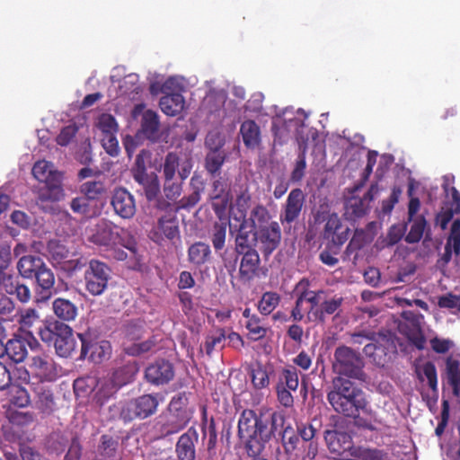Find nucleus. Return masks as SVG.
I'll return each instance as SVG.
<instances>
[{
	"instance_id": "obj_34",
	"label": "nucleus",
	"mask_w": 460,
	"mask_h": 460,
	"mask_svg": "<svg viewBox=\"0 0 460 460\" xmlns=\"http://www.w3.org/2000/svg\"><path fill=\"white\" fill-rule=\"evenodd\" d=\"M40 266H42L41 258L34 255H23L17 263L18 272L26 279L36 278Z\"/></svg>"
},
{
	"instance_id": "obj_31",
	"label": "nucleus",
	"mask_w": 460,
	"mask_h": 460,
	"mask_svg": "<svg viewBox=\"0 0 460 460\" xmlns=\"http://www.w3.org/2000/svg\"><path fill=\"white\" fill-rule=\"evenodd\" d=\"M176 210H172L169 213L158 217L157 229L166 238L172 241L179 235V221L177 218Z\"/></svg>"
},
{
	"instance_id": "obj_51",
	"label": "nucleus",
	"mask_w": 460,
	"mask_h": 460,
	"mask_svg": "<svg viewBox=\"0 0 460 460\" xmlns=\"http://www.w3.org/2000/svg\"><path fill=\"white\" fill-rule=\"evenodd\" d=\"M210 241L213 244L216 253L225 249L226 243V226L224 224L216 223L210 233Z\"/></svg>"
},
{
	"instance_id": "obj_57",
	"label": "nucleus",
	"mask_w": 460,
	"mask_h": 460,
	"mask_svg": "<svg viewBox=\"0 0 460 460\" xmlns=\"http://www.w3.org/2000/svg\"><path fill=\"white\" fill-rule=\"evenodd\" d=\"M188 396L185 393H179L172 396L169 402V412H174L178 415L190 416L187 406H188Z\"/></svg>"
},
{
	"instance_id": "obj_21",
	"label": "nucleus",
	"mask_w": 460,
	"mask_h": 460,
	"mask_svg": "<svg viewBox=\"0 0 460 460\" xmlns=\"http://www.w3.org/2000/svg\"><path fill=\"white\" fill-rule=\"evenodd\" d=\"M199 438V432L194 426L189 427L179 437L174 448L177 460H196V444Z\"/></svg>"
},
{
	"instance_id": "obj_5",
	"label": "nucleus",
	"mask_w": 460,
	"mask_h": 460,
	"mask_svg": "<svg viewBox=\"0 0 460 460\" xmlns=\"http://www.w3.org/2000/svg\"><path fill=\"white\" fill-rule=\"evenodd\" d=\"M334 371L341 376L366 381L367 375L363 370L364 362L360 353L348 346H339L334 350L332 362Z\"/></svg>"
},
{
	"instance_id": "obj_9",
	"label": "nucleus",
	"mask_w": 460,
	"mask_h": 460,
	"mask_svg": "<svg viewBox=\"0 0 460 460\" xmlns=\"http://www.w3.org/2000/svg\"><path fill=\"white\" fill-rule=\"evenodd\" d=\"M80 340V359L88 358L92 362L100 364L109 358L112 353V346L109 341H97L91 333H77Z\"/></svg>"
},
{
	"instance_id": "obj_35",
	"label": "nucleus",
	"mask_w": 460,
	"mask_h": 460,
	"mask_svg": "<svg viewBox=\"0 0 460 460\" xmlns=\"http://www.w3.org/2000/svg\"><path fill=\"white\" fill-rule=\"evenodd\" d=\"M190 417L169 412L165 423L161 427L162 435L167 437L182 430L190 423Z\"/></svg>"
},
{
	"instance_id": "obj_59",
	"label": "nucleus",
	"mask_w": 460,
	"mask_h": 460,
	"mask_svg": "<svg viewBox=\"0 0 460 460\" xmlns=\"http://www.w3.org/2000/svg\"><path fill=\"white\" fill-rule=\"evenodd\" d=\"M155 341L154 339L140 341L139 343H131L124 345V351L131 357H138L143 353L149 352L154 349Z\"/></svg>"
},
{
	"instance_id": "obj_25",
	"label": "nucleus",
	"mask_w": 460,
	"mask_h": 460,
	"mask_svg": "<svg viewBox=\"0 0 460 460\" xmlns=\"http://www.w3.org/2000/svg\"><path fill=\"white\" fill-rule=\"evenodd\" d=\"M34 349L30 341L16 335L5 344V355L14 363H22L28 357V346Z\"/></svg>"
},
{
	"instance_id": "obj_43",
	"label": "nucleus",
	"mask_w": 460,
	"mask_h": 460,
	"mask_svg": "<svg viewBox=\"0 0 460 460\" xmlns=\"http://www.w3.org/2000/svg\"><path fill=\"white\" fill-rule=\"evenodd\" d=\"M281 296L278 292L266 291L257 303V309L262 315H270L280 303Z\"/></svg>"
},
{
	"instance_id": "obj_48",
	"label": "nucleus",
	"mask_w": 460,
	"mask_h": 460,
	"mask_svg": "<svg viewBox=\"0 0 460 460\" xmlns=\"http://www.w3.org/2000/svg\"><path fill=\"white\" fill-rule=\"evenodd\" d=\"M412 224L404 240L408 243H415L420 241L423 236V232L427 226V221L423 216H419L412 218Z\"/></svg>"
},
{
	"instance_id": "obj_6",
	"label": "nucleus",
	"mask_w": 460,
	"mask_h": 460,
	"mask_svg": "<svg viewBox=\"0 0 460 460\" xmlns=\"http://www.w3.org/2000/svg\"><path fill=\"white\" fill-rule=\"evenodd\" d=\"M84 273V288L93 296H102L111 279L112 270L106 262L100 260H90Z\"/></svg>"
},
{
	"instance_id": "obj_14",
	"label": "nucleus",
	"mask_w": 460,
	"mask_h": 460,
	"mask_svg": "<svg viewBox=\"0 0 460 460\" xmlns=\"http://www.w3.org/2000/svg\"><path fill=\"white\" fill-rule=\"evenodd\" d=\"M250 240L255 247L258 244L264 257H268L272 254L273 251L278 249L281 242L280 226L278 222H272L265 229L253 234Z\"/></svg>"
},
{
	"instance_id": "obj_47",
	"label": "nucleus",
	"mask_w": 460,
	"mask_h": 460,
	"mask_svg": "<svg viewBox=\"0 0 460 460\" xmlns=\"http://www.w3.org/2000/svg\"><path fill=\"white\" fill-rule=\"evenodd\" d=\"M68 445V438L60 433H52L46 444L49 455L60 456L65 453Z\"/></svg>"
},
{
	"instance_id": "obj_46",
	"label": "nucleus",
	"mask_w": 460,
	"mask_h": 460,
	"mask_svg": "<svg viewBox=\"0 0 460 460\" xmlns=\"http://www.w3.org/2000/svg\"><path fill=\"white\" fill-rule=\"evenodd\" d=\"M128 400L119 401L108 408V420H120L123 423H130Z\"/></svg>"
},
{
	"instance_id": "obj_42",
	"label": "nucleus",
	"mask_w": 460,
	"mask_h": 460,
	"mask_svg": "<svg viewBox=\"0 0 460 460\" xmlns=\"http://www.w3.org/2000/svg\"><path fill=\"white\" fill-rule=\"evenodd\" d=\"M279 436L281 437V443L285 452L288 455L293 454L294 450L297 448L299 442V433L296 431L295 428L291 425H283L281 430L279 431Z\"/></svg>"
},
{
	"instance_id": "obj_64",
	"label": "nucleus",
	"mask_w": 460,
	"mask_h": 460,
	"mask_svg": "<svg viewBox=\"0 0 460 460\" xmlns=\"http://www.w3.org/2000/svg\"><path fill=\"white\" fill-rule=\"evenodd\" d=\"M65 460H80L83 452V446L78 436H73L68 439Z\"/></svg>"
},
{
	"instance_id": "obj_63",
	"label": "nucleus",
	"mask_w": 460,
	"mask_h": 460,
	"mask_svg": "<svg viewBox=\"0 0 460 460\" xmlns=\"http://www.w3.org/2000/svg\"><path fill=\"white\" fill-rule=\"evenodd\" d=\"M182 190V183L178 177L173 180L164 181V193L167 199L176 200Z\"/></svg>"
},
{
	"instance_id": "obj_20",
	"label": "nucleus",
	"mask_w": 460,
	"mask_h": 460,
	"mask_svg": "<svg viewBox=\"0 0 460 460\" xmlns=\"http://www.w3.org/2000/svg\"><path fill=\"white\" fill-rule=\"evenodd\" d=\"M29 367L41 382H53L58 376L54 358L49 353L34 354L31 358Z\"/></svg>"
},
{
	"instance_id": "obj_23",
	"label": "nucleus",
	"mask_w": 460,
	"mask_h": 460,
	"mask_svg": "<svg viewBox=\"0 0 460 460\" xmlns=\"http://www.w3.org/2000/svg\"><path fill=\"white\" fill-rule=\"evenodd\" d=\"M111 207L115 213L122 218H131L136 213L135 199L125 188L114 190L111 195Z\"/></svg>"
},
{
	"instance_id": "obj_54",
	"label": "nucleus",
	"mask_w": 460,
	"mask_h": 460,
	"mask_svg": "<svg viewBox=\"0 0 460 460\" xmlns=\"http://www.w3.org/2000/svg\"><path fill=\"white\" fill-rule=\"evenodd\" d=\"M226 332L225 329L218 328L215 333L207 337L205 341V351L211 355L217 347L224 348L226 346Z\"/></svg>"
},
{
	"instance_id": "obj_29",
	"label": "nucleus",
	"mask_w": 460,
	"mask_h": 460,
	"mask_svg": "<svg viewBox=\"0 0 460 460\" xmlns=\"http://www.w3.org/2000/svg\"><path fill=\"white\" fill-rule=\"evenodd\" d=\"M367 242H369L367 232L364 229H356L350 242L345 248L343 260H352L356 263L358 258V251L364 248Z\"/></svg>"
},
{
	"instance_id": "obj_19",
	"label": "nucleus",
	"mask_w": 460,
	"mask_h": 460,
	"mask_svg": "<svg viewBox=\"0 0 460 460\" xmlns=\"http://www.w3.org/2000/svg\"><path fill=\"white\" fill-rule=\"evenodd\" d=\"M272 222V217L268 208L262 204H258L251 210L249 217H246L245 214L243 215L238 227H242L244 225L245 230L251 231V237H252L253 233L265 229Z\"/></svg>"
},
{
	"instance_id": "obj_61",
	"label": "nucleus",
	"mask_w": 460,
	"mask_h": 460,
	"mask_svg": "<svg viewBox=\"0 0 460 460\" xmlns=\"http://www.w3.org/2000/svg\"><path fill=\"white\" fill-rule=\"evenodd\" d=\"M86 265L87 261L84 259V257H77L76 259L73 260L66 259L64 265L61 266V269L68 278H73V276L81 272Z\"/></svg>"
},
{
	"instance_id": "obj_36",
	"label": "nucleus",
	"mask_w": 460,
	"mask_h": 460,
	"mask_svg": "<svg viewBox=\"0 0 460 460\" xmlns=\"http://www.w3.org/2000/svg\"><path fill=\"white\" fill-rule=\"evenodd\" d=\"M446 375L455 396L460 394V361L448 357L446 359Z\"/></svg>"
},
{
	"instance_id": "obj_24",
	"label": "nucleus",
	"mask_w": 460,
	"mask_h": 460,
	"mask_svg": "<svg viewBox=\"0 0 460 460\" xmlns=\"http://www.w3.org/2000/svg\"><path fill=\"white\" fill-rule=\"evenodd\" d=\"M137 369L134 364H125L120 367H118L115 369L111 376V381L106 383V385L111 387V390L106 394L107 396H112L117 393L119 388L122 387V385H127L133 381L135 376L137 375Z\"/></svg>"
},
{
	"instance_id": "obj_33",
	"label": "nucleus",
	"mask_w": 460,
	"mask_h": 460,
	"mask_svg": "<svg viewBox=\"0 0 460 460\" xmlns=\"http://www.w3.org/2000/svg\"><path fill=\"white\" fill-rule=\"evenodd\" d=\"M36 394L35 404L43 413H50L55 409V396L49 387L39 385L34 389Z\"/></svg>"
},
{
	"instance_id": "obj_17",
	"label": "nucleus",
	"mask_w": 460,
	"mask_h": 460,
	"mask_svg": "<svg viewBox=\"0 0 460 460\" xmlns=\"http://www.w3.org/2000/svg\"><path fill=\"white\" fill-rule=\"evenodd\" d=\"M305 195L302 189L295 188L289 191L279 215L282 225H291L298 220L305 207Z\"/></svg>"
},
{
	"instance_id": "obj_32",
	"label": "nucleus",
	"mask_w": 460,
	"mask_h": 460,
	"mask_svg": "<svg viewBox=\"0 0 460 460\" xmlns=\"http://www.w3.org/2000/svg\"><path fill=\"white\" fill-rule=\"evenodd\" d=\"M240 132L246 147L254 148L261 144V128L256 121L252 119L243 121Z\"/></svg>"
},
{
	"instance_id": "obj_18",
	"label": "nucleus",
	"mask_w": 460,
	"mask_h": 460,
	"mask_svg": "<svg viewBox=\"0 0 460 460\" xmlns=\"http://www.w3.org/2000/svg\"><path fill=\"white\" fill-rule=\"evenodd\" d=\"M90 231V242L99 245H112L117 243L120 238L118 226L105 218L100 219Z\"/></svg>"
},
{
	"instance_id": "obj_53",
	"label": "nucleus",
	"mask_w": 460,
	"mask_h": 460,
	"mask_svg": "<svg viewBox=\"0 0 460 460\" xmlns=\"http://www.w3.org/2000/svg\"><path fill=\"white\" fill-rule=\"evenodd\" d=\"M294 120V119H292ZM291 119L288 121H282L280 125L272 123V132L274 135V144L282 146L288 142L290 138V133L288 128H296V135L297 134V128L290 124Z\"/></svg>"
},
{
	"instance_id": "obj_2",
	"label": "nucleus",
	"mask_w": 460,
	"mask_h": 460,
	"mask_svg": "<svg viewBox=\"0 0 460 460\" xmlns=\"http://www.w3.org/2000/svg\"><path fill=\"white\" fill-rule=\"evenodd\" d=\"M251 231H246L244 225L236 229L235 249L241 255L239 279L243 283H250L256 278L261 265V257L250 237Z\"/></svg>"
},
{
	"instance_id": "obj_41",
	"label": "nucleus",
	"mask_w": 460,
	"mask_h": 460,
	"mask_svg": "<svg viewBox=\"0 0 460 460\" xmlns=\"http://www.w3.org/2000/svg\"><path fill=\"white\" fill-rule=\"evenodd\" d=\"M142 187L143 191L147 200L152 201L156 199L160 193L159 177L152 172L142 176V180L137 181Z\"/></svg>"
},
{
	"instance_id": "obj_13",
	"label": "nucleus",
	"mask_w": 460,
	"mask_h": 460,
	"mask_svg": "<svg viewBox=\"0 0 460 460\" xmlns=\"http://www.w3.org/2000/svg\"><path fill=\"white\" fill-rule=\"evenodd\" d=\"M299 385V376L294 367L282 370L276 385L277 400L286 408L294 406V396L291 391H296Z\"/></svg>"
},
{
	"instance_id": "obj_4",
	"label": "nucleus",
	"mask_w": 460,
	"mask_h": 460,
	"mask_svg": "<svg viewBox=\"0 0 460 460\" xmlns=\"http://www.w3.org/2000/svg\"><path fill=\"white\" fill-rule=\"evenodd\" d=\"M32 174L38 180L45 183V187L39 193L41 201H58L64 196L61 186L62 176L58 171L53 170V164L46 161H38L32 168Z\"/></svg>"
},
{
	"instance_id": "obj_22",
	"label": "nucleus",
	"mask_w": 460,
	"mask_h": 460,
	"mask_svg": "<svg viewBox=\"0 0 460 460\" xmlns=\"http://www.w3.org/2000/svg\"><path fill=\"white\" fill-rule=\"evenodd\" d=\"M145 377L155 385L168 384L174 378V366L166 359H158L146 367Z\"/></svg>"
},
{
	"instance_id": "obj_52",
	"label": "nucleus",
	"mask_w": 460,
	"mask_h": 460,
	"mask_svg": "<svg viewBox=\"0 0 460 460\" xmlns=\"http://www.w3.org/2000/svg\"><path fill=\"white\" fill-rule=\"evenodd\" d=\"M179 169V156L175 152H169L164 159L162 164V172L164 175V181L168 179H174Z\"/></svg>"
},
{
	"instance_id": "obj_12",
	"label": "nucleus",
	"mask_w": 460,
	"mask_h": 460,
	"mask_svg": "<svg viewBox=\"0 0 460 460\" xmlns=\"http://www.w3.org/2000/svg\"><path fill=\"white\" fill-rule=\"evenodd\" d=\"M162 400L159 394H146L128 400L130 421L148 419L155 414Z\"/></svg>"
},
{
	"instance_id": "obj_45",
	"label": "nucleus",
	"mask_w": 460,
	"mask_h": 460,
	"mask_svg": "<svg viewBox=\"0 0 460 460\" xmlns=\"http://www.w3.org/2000/svg\"><path fill=\"white\" fill-rule=\"evenodd\" d=\"M245 327L248 337L252 341L262 340L268 334V328L264 325L262 318L258 314H252L250 321H246Z\"/></svg>"
},
{
	"instance_id": "obj_1",
	"label": "nucleus",
	"mask_w": 460,
	"mask_h": 460,
	"mask_svg": "<svg viewBox=\"0 0 460 460\" xmlns=\"http://www.w3.org/2000/svg\"><path fill=\"white\" fill-rule=\"evenodd\" d=\"M327 400L335 412L357 418L360 410L367 406L366 394L358 385L343 376H336L332 388L327 394Z\"/></svg>"
},
{
	"instance_id": "obj_37",
	"label": "nucleus",
	"mask_w": 460,
	"mask_h": 460,
	"mask_svg": "<svg viewBox=\"0 0 460 460\" xmlns=\"http://www.w3.org/2000/svg\"><path fill=\"white\" fill-rule=\"evenodd\" d=\"M55 315L63 321H74L77 315L76 305L66 298H56L53 302Z\"/></svg>"
},
{
	"instance_id": "obj_11",
	"label": "nucleus",
	"mask_w": 460,
	"mask_h": 460,
	"mask_svg": "<svg viewBox=\"0 0 460 460\" xmlns=\"http://www.w3.org/2000/svg\"><path fill=\"white\" fill-rule=\"evenodd\" d=\"M350 229L344 226L336 213L329 214L323 226V238L335 249L334 254H338L341 246L349 237Z\"/></svg>"
},
{
	"instance_id": "obj_8",
	"label": "nucleus",
	"mask_w": 460,
	"mask_h": 460,
	"mask_svg": "<svg viewBox=\"0 0 460 460\" xmlns=\"http://www.w3.org/2000/svg\"><path fill=\"white\" fill-rule=\"evenodd\" d=\"M290 123L297 128L296 140L299 146L298 157L290 175V181L298 182L303 180L306 168L305 153L308 140L310 139V136L314 139L317 136V131L305 125V120L302 119H293Z\"/></svg>"
},
{
	"instance_id": "obj_3",
	"label": "nucleus",
	"mask_w": 460,
	"mask_h": 460,
	"mask_svg": "<svg viewBox=\"0 0 460 460\" xmlns=\"http://www.w3.org/2000/svg\"><path fill=\"white\" fill-rule=\"evenodd\" d=\"M286 423V418L280 411H261L257 426L256 439H252L250 448L252 456L261 455L267 443L279 434Z\"/></svg>"
},
{
	"instance_id": "obj_49",
	"label": "nucleus",
	"mask_w": 460,
	"mask_h": 460,
	"mask_svg": "<svg viewBox=\"0 0 460 460\" xmlns=\"http://www.w3.org/2000/svg\"><path fill=\"white\" fill-rule=\"evenodd\" d=\"M367 213L366 199L360 198H351L346 201L345 215L350 219L362 217Z\"/></svg>"
},
{
	"instance_id": "obj_62",
	"label": "nucleus",
	"mask_w": 460,
	"mask_h": 460,
	"mask_svg": "<svg viewBox=\"0 0 460 460\" xmlns=\"http://www.w3.org/2000/svg\"><path fill=\"white\" fill-rule=\"evenodd\" d=\"M97 127L103 136L111 133H118V122L111 114H101Z\"/></svg>"
},
{
	"instance_id": "obj_15",
	"label": "nucleus",
	"mask_w": 460,
	"mask_h": 460,
	"mask_svg": "<svg viewBox=\"0 0 460 460\" xmlns=\"http://www.w3.org/2000/svg\"><path fill=\"white\" fill-rule=\"evenodd\" d=\"M259 413L252 411V409H244L238 420V437L243 443L247 456H252V450L250 444L252 439H256L258 431Z\"/></svg>"
},
{
	"instance_id": "obj_40",
	"label": "nucleus",
	"mask_w": 460,
	"mask_h": 460,
	"mask_svg": "<svg viewBox=\"0 0 460 460\" xmlns=\"http://www.w3.org/2000/svg\"><path fill=\"white\" fill-rule=\"evenodd\" d=\"M226 160V153L224 150L208 152L205 156V169L207 172L212 177L219 175Z\"/></svg>"
},
{
	"instance_id": "obj_39",
	"label": "nucleus",
	"mask_w": 460,
	"mask_h": 460,
	"mask_svg": "<svg viewBox=\"0 0 460 460\" xmlns=\"http://www.w3.org/2000/svg\"><path fill=\"white\" fill-rule=\"evenodd\" d=\"M69 250L60 241L51 240L47 244V256L54 265H64L66 258L69 255Z\"/></svg>"
},
{
	"instance_id": "obj_16",
	"label": "nucleus",
	"mask_w": 460,
	"mask_h": 460,
	"mask_svg": "<svg viewBox=\"0 0 460 460\" xmlns=\"http://www.w3.org/2000/svg\"><path fill=\"white\" fill-rule=\"evenodd\" d=\"M175 80L169 78L162 85L163 97L159 101L162 111L169 116H176L184 109V98L180 92H174Z\"/></svg>"
},
{
	"instance_id": "obj_28",
	"label": "nucleus",
	"mask_w": 460,
	"mask_h": 460,
	"mask_svg": "<svg viewBox=\"0 0 460 460\" xmlns=\"http://www.w3.org/2000/svg\"><path fill=\"white\" fill-rule=\"evenodd\" d=\"M200 429L202 433V438L204 440L207 439L206 447L207 450L211 454V452H215L217 449V422L215 418L211 417L208 418V414L206 409L203 410V413L201 416V423Z\"/></svg>"
},
{
	"instance_id": "obj_50",
	"label": "nucleus",
	"mask_w": 460,
	"mask_h": 460,
	"mask_svg": "<svg viewBox=\"0 0 460 460\" xmlns=\"http://www.w3.org/2000/svg\"><path fill=\"white\" fill-rule=\"evenodd\" d=\"M118 439L110 435L101 436L100 444L97 447L98 454L105 458H112L118 451Z\"/></svg>"
},
{
	"instance_id": "obj_30",
	"label": "nucleus",
	"mask_w": 460,
	"mask_h": 460,
	"mask_svg": "<svg viewBox=\"0 0 460 460\" xmlns=\"http://www.w3.org/2000/svg\"><path fill=\"white\" fill-rule=\"evenodd\" d=\"M36 280L40 288H41V298L48 299L51 296L55 286V274L42 261L40 266L36 273Z\"/></svg>"
},
{
	"instance_id": "obj_10",
	"label": "nucleus",
	"mask_w": 460,
	"mask_h": 460,
	"mask_svg": "<svg viewBox=\"0 0 460 460\" xmlns=\"http://www.w3.org/2000/svg\"><path fill=\"white\" fill-rule=\"evenodd\" d=\"M19 329L32 338L33 346H39V341L34 338L38 334L40 339H49V322L41 320L35 309L29 308L24 310L18 319Z\"/></svg>"
},
{
	"instance_id": "obj_27",
	"label": "nucleus",
	"mask_w": 460,
	"mask_h": 460,
	"mask_svg": "<svg viewBox=\"0 0 460 460\" xmlns=\"http://www.w3.org/2000/svg\"><path fill=\"white\" fill-rule=\"evenodd\" d=\"M211 257V249L207 243L195 242L188 247V261L195 268L206 265L210 261Z\"/></svg>"
},
{
	"instance_id": "obj_58",
	"label": "nucleus",
	"mask_w": 460,
	"mask_h": 460,
	"mask_svg": "<svg viewBox=\"0 0 460 460\" xmlns=\"http://www.w3.org/2000/svg\"><path fill=\"white\" fill-rule=\"evenodd\" d=\"M191 184L193 186V190L189 195H185L182 199H180L177 209L185 208L189 210V208L195 207L200 199V193L203 190V187L195 186L194 185V177L191 178Z\"/></svg>"
},
{
	"instance_id": "obj_56",
	"label": "nucleus",
	"mask_w": 460,
	"mask_h": 460,
	"mask_svg": "<svg viewBox=\"0 0 460 460\" xmlns=\"http://www.w3.org/2000/svg\"><path fill=\"white\" fill-rule=\"evenodd\" d=\"M218 255L220 256L221 261L223 262V265L228 273L232 275L234 272H235L237 262L241 255L237 252L236 246L234 247V250L223 249L222 252L218 253Z\"/></svg>"
},
{
	"instance_id": "obj_38",
	"label": "nucleus",
	"mask_w": 460,
	"mask_h": 460,
	"mask_svg": "<svg viewBox=\"0 0 460 460\" xmlns=\"http://www.w3.org/2000/svg\"><path fill=\"white\" fill-rule=\"evenodd\" d=\"M141 131L148 139L154 140L157 138L159 132V116L152 111V110H147L142 115Z\"/></svg>"
},
{
	"instance_id": "obj_26",
	"label": "nucleus",
	"mask_w": 460,
	"mask_h": 460,
	"mask_svg": "<svg viewBox=\"0 0 460 460\" xmlns=\"http://www.w3.org/2000/svg\"><path fill=\"white\" fill-rule=\"evenodd\" d=\"M343 303V296L340 295L329 296L328 292L324 290L323 299L321 300L319 308L315 313V321L324 323L327 315H332L339 313Z\"/></svg>"
},
{
	"instance_id": "obj_44",
	"label": "nucleus",
	"mask_w": 460,
	"mask_h": 460,
	"mask_svg": "<svg viewBox=\"0 0 460 460\" xmlns=\"http://www.w3.org/2000/svg\"><path fill=\"white\" fill-rule=\"evenodd\" d=\"M106 192L105 183L102 181L89 180L80 185V193L85 195L90 201L101 199Z\"/></svg>"
},
{
	"instance_id": "obj_7",
	"label": "nucleus",
	"mask_w": 460,
	"mask_h": 460,
	"mask_svg": "<svg viewBox=\"0 0 460 460\" xmlns=\"http://www.w3.org/2000/svg\"><path fill=\"white\" fill-rule=\"evenodd\" d=\"M49 339L44 340L49 345L55 348L59 357H71L72 352L76 349V341L74 338L73 331L66 323L59 321L49 322Z\"/></svg>"
},
{
	"instance_id": "obj_55",
	"label": "nucleus",
	"mask_w": 460,
	"mask_h": 460,
	"mask_svg": "<svg viewBox=\"0 0 460 460\" xmlns=\"http://www.w3.org/2000/svg\"><path fill=\"white\" fill-rule=\"evenodd\" d=\"M252 384L255 389L267 388L270 384L269 372L261 364H258L251 372Z\"/></svg>"
},
{
	"instance_id": "obj_60",
	"label": "nucleus",
	"mask_w": 460,
	"mask_h": 460,
	"mask_svg": "<svg viewBox=\"0 0 460 460\" xmlns=\"http://www.w3.org/2000/svg\"><path fill=\"white\" fill-rule=\"evenodd\" d=\"M353 456L359 460H387V454L377 448L358 447L354 450Z\"/></svg>"
}]
</instances>
